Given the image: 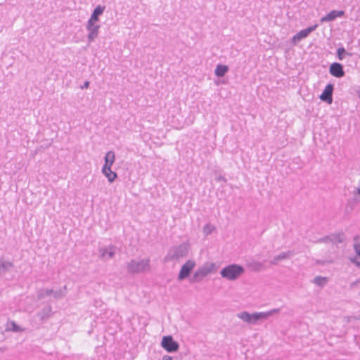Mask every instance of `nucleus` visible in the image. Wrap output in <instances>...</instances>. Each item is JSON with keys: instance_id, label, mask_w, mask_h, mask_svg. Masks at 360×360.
<instances>
[{"instance_id": "f257e3e1", "label": "nucleus", "mask_w": 360, "mask_h": 360, "mask_svg": "<svg viewBox=\"0 0 360 360\" xmlns=\"http://www.w3.org/2000/svg\"><path fill=\"white\" fill-rule=\"evenodd\" d=\"M245 268L237 264H229L220 271V275L222 278L228 281H236L245 273Z\"/></svg>"}, {"instance_id": "f03ea898", "label": "nucleus", "mask_w": 360, "mask_h": 360, "mask_svg": "<svg viewBox=\"0 0 360 360\" xmlns=\"http://www.w3.org/2000/svg\"><path fill=\"white\" fill-rule=\"evenodd\" d=\"M150 260L149 258H145L141 261H136L134 259H131L127 263V270L129 274H138L146 271L150 270Z\"/></svg>"}, {"instance_id": "7ed1b4c3", "label": "nucleus", "mask_w": 360, "mask_h": 360, "mask_svg": "<svg viewBox=\"0 0 360 360\" xmlns=\"http://www.w3.org/2000/svg\"><path fill=\"white\" fill-rule=\"evenodd\" d=\"M189 245L186 243H182L178 246H173L169 250L164 257V262L177 260L188 255Z\"/></svg>"}, {"instance_id": "20e7f679", "label": "nucleus", "mask_w": 360, "mask_h": 360, "mask_svg": "<svg viewBox=\"0 0 360 360\" xmlns=\"http://www.w3.org/2000/svg\"><path fill=\"white\" fill-rule=\"evenodd\" d=\"M214 267L215 264L214 263H207L199 267L191 278L190 283H194L200 282L204 277L207 276L214 270Z\"/></svg>"}, {"instance_id": "39448f33", "label": "nucleus", "mask_w": 360, "mask_h": 360, "mask_svg": "<svg viewBox=\"0 0 360 360\" xmlns=\"http://www.w3.org/2000/svg\"><path fill=\"white\" fill-rule=\"evenodd\" d=\"M238 316L249 324H255L259 321L266 319V314H262V312H255L250 314L244 311L239 313Z\"/></svg>"}, {"instance_id": "423d86ee", "label": "nucleus", "mask_w": 360, "mask_h": 360, "mask_svg": "<svg viewBox=\"0 0 360 360\" xmlns=\"http://www.w3.org/2000/svg\"><path fill=\"white\" fill-rule=\"evenodd\" d=\"M160 345L165 351L169 353L178 352L180 347L179 342L174 340L172 335L163 336L160 342Z\"/></svg>"}, {"instance_id": "0eeeda50", "label": "nucleus", "mask_w": 360, "mask_h": 360, "mask_svg": "<svg viewBox=\"0 0 360 360\" xmlns=\"http://www.w3.org/2000/svg\"><path fill=\"white\" fill-rule=\"evenodd\" d=\"M195 266V261L191 259H188V261H186L180 269L178 275V280L181 281L188 278L191 275Z\"/></svg>"}, {"instance_id": "6e6552de", "label": "nucleus", "mask_w": 360, "mask_h": 360, "mask_svg": "<svg viewBox=\"0 0 360 360\" xmlns=\"http://www.w3.org/2000/svg\"><path fill=\"white\" fill-rule=\"evenodd\" d=\"M318 27L317 24L309 26L308 27L300 30L297 34H295L292 38V42L294 44H297V42L300 41L302 39L307 37L310 33L314 32Z\"/></svg>"}, {"instance_id": "1a4fd4ad", "label": "nucleus", "mask_w": 360, "mask_h": 360, "mask_svg": "<svg viewBox=\"0 0 360 360\" xmlns=\"http://www.w3.org/2000/svg\"><path fill=\"white\" fill-rule=\"evenodd\" d=\"M329 74L336 78H342L345 75L344 65L338 62L332 63L328 69Z\"/></svg>"}, {"instance_id": "9d476101", "label": "nucleus", "mask_w": 360, "mask_h": 360, "mask_svg": "<svg viewBox=\"0 0 360 360\" xmlns=\"http://www.w3.org/2000/svg\"><path fill=\"white\" fill-rule=\"evenodd\" d=\"M100 27V25L96 24V22L91 20L87 21L86 30L89 32L87 36L89 42L94 41L95 39L97 38Z\"/></svg>"}, {"instance_id": "9b49d317", "label": "nucleus", "mask_w": 360, "mask_h": 360, "mask_svg": "<svg viewBox=\"0 0 360 360\" xmlns=\"http://www.w3.org/2000/svg\"><path fill=\"white\" fill-rule=\"evenodd\" d=\"M334 90V84H328L326 86L321 95L319 96V98L321 101L326 102V103L330 105L333 103V94Z\"/></svg>"}, {"instance_id": "f8f14e48", "label": "nucleus", "mask_w": 360, "mask_h": 360, "mask_svg": "<svg viewBox=\"0 0 360 360\" xmlns=\"http://www.w3.org/2000/svg\"><path fill=\"white\" fill-rule=\"evenodd\" d=\"M345 12L342 10H333L323 16L320 19L321 22H330L335 20L337 18H342L345 15Z\"/></svg>"}, {"instance_id": "ddd939ff", "label": "nucleus", "mask_w": 360, "mask_h": 360, "mask_svg": "<svg viewBox=\"0 0 360 360\" xmlns=\"http://www.w3.org/2000/svg\"><path fill=\"white\" fill-rule=\"evenodd\" d=\"M117 249L116 246L113 245H110L108 248H99V258L101 259H104L106 257L109 259H112L115 257V250Z\"/></svg>"}, {"instance_id": "4468645a", "label": "nucleus", "mask_w": 360, "mask_h": 360, "mask_svg": "<svg viewBox=\"0 0 360 360\" xmlns=\"http://www.w3.org/2000/svg\"><path fill=\"white\" fill-rule=\"evenodd\" d=\"M53 314L52 307L50 304H48L37 313V316L41 322H44L49 319L52 316Z\"/></svg>"}, {"instance_id": "2eb2a0df", "label": "nucleus", "mask_w": 360, "mask_h": 360, "mask_svg": "<svg viewBox=\"0 0 360 360\" xmlns=\"http://www.w3.org/2000/svg\"><path fill=\"white\" fill-rule=\"evenodd\" d=\"M294 255L295 252L292 250L281 252L279 255L275 256L273 259L270 261V264L272 265H277L280 261L289 259Z\"/></svg>"}, {"instance_id": "dca6fc26", "label": "nucleus", "mask_w": 360, "mask_h": 360, "mask_svg": "<svg viewBox=\"0 0 360 360\" xmlns=\"http://www.w3.org/2000/svg\"><path fill=\"white\" fill-rule=\"evenodd\" d=\"M246 266L251 271H254L256 272L260 271L261 270L264 269V264L262 262L257 261L255 259H250L247 261Z\"/></svg>"}, {"instance_id": "f3484780", "label": "nucleus", "mask_w": 360, "mask_h": 360, "mask_svg": "<svg viewBox=\"0 0 360 360\" xmlns=\"http://www.w3.org/2000/svg\"><path fill=\"white\" fill-rule=\"evenodd\" d=\"M115 160V153L112 150L108 151L105 153V155L104 157V165L102 168H104V169H106L108 168H111L112 165H113Z\"/></svg>"}, {"instance_id": "a211bd4d", "label": "nucleus", "mask_w": 360, "mask_h": 360, "mask_svg": "<svg viewBox=\"0 0 360 360\" xmlns=\"http://www.w3.org/2000/svg\"><path fill=\"white\" fill-rule=\"evenodd\" d=\"M105 8V6L98 5L93 10L91 17L88 20H91V21L96 22H98L99 16L103 13Z\"/></svg>"}, {"instance_id": "6ab92c4d", "label": "nucleus", "mask_w": 360, "mask_h": 360, "mask_svg": "<svg viewBox=\"0 0 360 360\" xmlns=\"http://www.w3.org/2000/svg\"><path fill=\"white\" fill-rule=\"evenodd\" d=\"M13 267V262L0 259V276H3L6 274L7 272H9L11 269Z\"/></svg>"}, {"instance_id": "aec40b11", "label": "nucleus", "mask_w": 360, "mask_h": 360, "mask_svg": "<svg viewBox=\"0 0 360 360\" xmlns=\"http://www.w3.org/2000/svg\"><path fill=\"white\" fill-rule=\"evenodd\" d=\"M353 53L347 51L343 46L338 47L336 50V58L339 60H343L346 56H352Z\"/></svg>"}, {"instance_id": "412c9836", "label": "nucleus", "mask_w": 360, "mask_h": 360, "mask_svg": "<svg viewBox=\"0 0 360 360\" xmlns=\"http://www.w3.org/2000/svg\"><path fill=\"white\" fill-rule=\"evenodd\" d=\"M229 70L227 65L218 64L214 70V74L218 77H223L228 72Z\"/></svg>"}, {"instance_id": "4be33fe9", "label": "nucleus", "mask_w": 360, "mask_h": 360, "mask_svg": "<svg viewBox=\"0 0 360 360\" xmlns=\"http://www.w3.org/2000/svg\"><path fill=\"white\" fill-rule=\"evenodd\" d=\"M102 173L103 175L108 178V180L110 183H112L117 178V174L115 172L111 170V168H108L104 169L102 168Z\"/></svg>"}, {"instance_id": "5701e85b", "label": "nucleus", "mask_w": 360, "mask_h": 360, "mask_svg": "<svg viewBox=\"0 0 360 360\" xmlns=\"http://www.w3.org/2000/svg\"><path fill=\"white\" fill-rule=\"evenodd\" d=\"M328 240L335 242V243H342V240L340 238V234H333L331 236H326L325 237H323L318 240V242L323 243V242H328Z\"/></svg>"}, {"instance_id": "b1692460", "label": "nucleus", "mask_w": 360, "mask_h": 360, "mask_svg": "<svg viewBox=\"0 0 360 360\" xmlns=\"http://www.w3.org/2000/svg\"><path fill=\"white\" fill-rule=\"evenodd\" d=\"M359 202V198L357 196H354L352 198L349 199L346 205V211L352 212Z\"/></svg>"}, {"instance_id": "393cba45", "label": "nucleus", "mask_w": 360, "mask_h": 360, "mask_svg": "<svg viewBox=\"0 0 360 360\" xmlns=\"http://www.w3.org/2000/svg\"><path fill=\"white\" fill-rule=\"evenodd\" d=\"M327 281L328 278L321 276H317L313 280V283L319 287H323L326 285Z\"/></svg>"}, {"instance_id": "a878e982", "label": "nucleus", "mask_w": 360, "mask_h": 360, "mask_svg": "<svg viewBox=\"0 0 360 360\" xmlns=\"http://www.w3.org/2000/svg\"><path fill=\"white\" fill-rule=\"evenodd\" d=\"M11 327L6 329V330H11L15 333L22 332L24 329L18 326L14 321H11L10 323Z\"/></svg>"}, {"instance_id": "bb28decb", "label": "nucleus", "mask_w": 360, "mask_h": 360, "mask_svg": "<svg viewBox=\"0 0 360 360\" xmlns=\"http://www.w3.org/2000/svg\"><path fill=\"white\" fill-rule=\"evenodd\" d=\"M53 292V290L51 289L40 290L38 292V299H44L45 297L51 295Z\"/></svg>"}, {"instance_id": "cd10ccee", "label": "nucleus", "mask_w": 360, "mask_h": 360, "mask_svg": "<svg viewBox=\"0 0 360 360\" xmlns=\"http://www.w3.org/2000/svg\"><path fill=\"white\" fill-rule=\"evenodd\" d=\"M279 311H280V309H273L268 311H264V312H262V314H266V319H267L270 316H271L274 314H278V313H279Z\"/></svg>"}, {"instance_id": "c85d7f7f", "label": "nucleus", "mask_w": 360, "mask_h": 360, "mask_svg": "<svg viewBox=\"0 0 360 360\" xmlns=\"http://www.w3.org/2000/svg\"><path fill=\"white\" fill-rule=\"evenodd\" d=\"M350 261L353 264H355L356 266L360 267V257H359L358 255H355L353 257H350Z\"/></svg>"}, {"instance_id": "c756f323", "label": "nucleus", "mask_w": 360, "mask_h": 360, "mask_svg": "<svg viewBox=\"0 0 360 360\" xmlns=\"http://www.w3.org/2000/svg\"><path fill=\"white\" fill-rule=\"evenodd\" d=\"M212 228L210 224H207L204 226L203 227V231L205 233V235H209L212 233Z\"/></svg>"}, {"instance_id": "7c9ffc66", "label": "nucleus", "mask_w": 360, "mask_h": 360, "mask_svg": "<svg viewBox=\"0 0 360 360\" xmlns=\"http://www.w3.org/2000/svg\"><path fill=\"white\" fill-rule=\"evenodd\" d=\"M354 249L355 250V252H356V255H358V257H360V243L357 244H354Z\"/></svg>"}, {"instance_id": "2f4dec72", "label": "nucleus", "mask_w": 360, "mask_h": 360, "mask_svg": "<svg viewBox=\"0 0 360 360\" xmlns=\"http://www.w3.org/2000/svg\"><path fill=\"white\" fill-rule=\"evenodd\" d=\"M52 295L56 299H58V298L63 297V295L61 294V292L60 290L59 291H54L53 290V292L52 293Z\"/></svg>"}, {"instance_id": "473e14b6", "label": "nucleus", "mask_w": 360, "mask_h": 360, "mask_svg": "<svg viewBox=\"0 0 360 360\" xmlns=\"http://www.w3.org/2000/svg\"><path fill=\"white\" fill-rule=\"evenodd\" d=\"M216 181H224L225 183L227 181L226 179L224 176H221V175H219V176L216 177Z\"/></svg>"}, {"instance_id": "72a5a7b5", "label": "nucleus", "mask_w": 360, "mask_h": 360, "mask_svg": "<svg viewBox=\"0 0 360 360\" xmlns=\"http://www.w3.org/2000/svg\"><path fill=\"white\" fill-rule=\"evenodd\" d=\"M89 85H90V82H89V81H85V82H84V84H83V85H82V86H80V88H81L82 89H88V88H89Z\"/></svg>"}, {"instance_id": "f704fd0d", "label": "nucleus", "mask_w": 360, "mask_h": 360, "mask_svg": "<svg viewBox=\"0 0 360 360\" xmlns=\"http://www.w3.org/2000/svg\"><path fill=\"white\" fill-rule=\"evenodd\" d=\"M354 196H356V195H360V186L356 188L355 191H354Z\"/></svg>"}, {"instance_id": "c9c22d12", "label": "nucleus", "mask_w": 360, "mask_h": 360, "mask_svg": "<svg viewBox=\"0 0 360 360\" xmlns=\"http://www.w3.org/2000/svg\"><path fill=\"white\" fill-rule=\"evenodd\" d=\"M162 360H173V358L170 356L165 355V356H163Z\"/></svg>"}, {"instance_id": "e433bc0d", "label": "nucleus", "mask_w": 360, "mask_h": 360, "mask_svg": "<svg viewBox=\"0 0 360 360\" xmlns=\"http://www.w3.org/2000/svg\"><path fill=\"white\" fill-rule=\"evenodd\" d=\"M6 350H7V347H0V353H4Z\"/></svg>"}, {"instance_id": "4c0bfd02", "label": "nucleus", "mask_w": 360, "mask_h": 360, "mask_svg": "<svg viewBox=\"0 0 360 360\" xmlns=\"http://www.w3.org/2000/svg\"><path fill=\"white\" fill-rule=\"evenodd\" d=\"M317 264H321V265H324L326 264V262L325 261H320V260H318L317 261Z\"/></svg>"}, {"instance_id": "58836bf2", "label": "nucleus", "mask_w": 360, "mask_h": 360, "mask_svg": "<svg viewBox=\"0 0 360 360\" xmlns=\"http://www.w3.org/2000/svg\"><path fill=\"white\" fill-rule=\"evenodd\" d=\"M354 319L360 321V315L354 316Z\"/></svg>"}, {"instance_id": "ea45409f", "label": "nucleus", "mask_w": 360, "mask_h": 360, "mask_svg": "<svg viewBox=\"0 0 360 360\" xmlns=\"http://www.w3.org/2000/svg\"><path fill=\"white\" fill-rule=\"evenodd\" d=\"M358 97L360 98V90L357 91Z\"/></svg>"}, {"instance_id": "a19ab883", "label": "nucleus", "mask_w": 360, "mask_h": 360, "mask_svg": "<svg viewBox=\"0 0 360 360\" xmlns=\"http://www.w3.org/2000/svg\"><path fill=\"white\" fill-rule=\"evenodd\" d=\"M52 142H53V139H51V142L49 143V145L46 147H48L49 146H51Z\"/></svg>"}, {"instance_id": "79ce46f5", "label": "nucleus", "mask_w": 360, "mask_h": 360, "mask_svg": "<svg viewBox=\"0 0 360 360\" xmlns=\"http://www.w3.org/2000/svg\"><path fill=\"white\" fill-rule=\"evenodd\" d=\"M359 296H360V292H359Z\"/></svg>"}]
</instances>
